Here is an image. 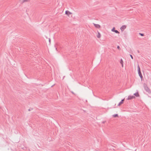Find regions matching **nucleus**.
<instances>
[{
  "instance_id": "14",
  "label": "nucleus",
  "mask_w": 151,
  "mask_h": 151,
  "mask_svg": "<svg viewBox=\"0 0 151 151\" xmlns=\"http://www.w3.org/2000/svg\"><path fill=\"white\" fill-rule=\"evenodd\" d=\"M33 108H30L29 109H28V111H31L32 110H33Z\"/></svg>"
},
{
  "instance_id": "11",
  "label": "nucleus",
  "mask_w": 151,
  "mask_h": 151,
  "mask_svg": "<svg viewBox=\"0 0 151 151\" xmlns=\"http://www.w3.org/2000/svg\"><path fill=\"white\" fill-rule=\"evenodd\" d=\"M118 114H115L113 115V116L114 117H118Z\"/></svg>"
},
{
  "instance_id": "15",
  "label": "nucleus",
  "mask_w": 151,
  "mask_h": 151,
  "mask_svg": "<svg viewBox=\"0 0 151 151\" xmlns=\"http://www.w3.org/2000/svg\"><path fill=\"white\" fill-rule=\"evenodd\" d=\"M138 74H139V76H140L142 75V73H141V72H138Z\"/></svg>"
},
{
  "instance_id": "6",
  "label": "nucleus",
  "mask_w": 151,
  "mask_h": 151,
  "mask_svg": "<svg viewBox=\"0 0 151 151\" xmlns=\"http://www.w3.org/2000/svg\"><path fill=\"white\" fill-rule=\"evenodd\" d=\"M94 24V25L95 26V27L99 29L101 27L100 26L99 24Z\"/></svg>"
},
{
  "instance_id": "5",
  "label": "nucleus",
  "mask_w": 151,
  "mask_h": 151,
  "mask_svg": "<svg viewBox=\"0 0 151 151\" xmlns=\"http://www.w3.org/2000/svg\"><path fill=\"white\" fill-rule=\"evenodd\" d=\"M126 28V25H123L120 28V29L122 30V31H123Z\"/></svg>"
},
{
  "instance_id": "8",
  "label": "nucleus",
  "mask_w": 151,
  "mask_h": 151,
  "mask_svg": "<svg viewBox=\"0 0 151 151\" xmlns=\"http://www.w3.org/2000/svg\"><path fill=\"white\" fill-rule=\"evenodd\" d=\"M124 99H122V100L119 103V104H118V106H120L122 104H123V101H124Z\"/></svg>"
},
{
  "instance_id": "2",
  "label": "nucleus",
  "mask_w": 151,
  "mask_h": 151,
  "mask_svg": "<svg viewBox=\"0 0 151 151\" xmlns=\"http://www.w3.org/2000/svg\"><path fill=\"white\" fill-rule=\"evenodd\" d=\"M65 14L68 16H69L70 15L72 14V13L68 10H67L65 12Z\"/></svg>"
},
{
  "instance_id": "17",
  "label": "nucleus",
  "mask_w": 151,
  "mask_h": 151,
  "mask_svg": "<svg viewBox=\"0 0 151 151\" xmlns=\"http://www.w3.org/2000/svg\"><path fill=\"white\" fill-rule=\"evenodd\" d=\"M130 57H131V58H132V59H133V57H132V55H130Z\"/></svg>"
},
{
  "instance_id": "18",
  "label": "nucleus",
  "mask_w": 151,
  "mask_h": 151,
  "mask_svg": "<svg viewBox=\"0 0 151 151\" xmlns=\"http://www.w3.org/2000/svg\"><path fill=\"white\" fill-rule=\"evenodd\" d=\"M140 76V77L141 78V79H142V78L143 77H142V75H141V76Z\"/></svg>"
},
{
  "instance_id": "7",
  "label": "nucleus",
  "mask_w": 151,
  "mask_h": 151,
  "mask_svg": "<svg viewBox=\"0 0 151 151\" xmlns=\"http://www.w3.org/2000/svg\"><path fill=\"white\" fill-rule=\"evenodd\" d=\"M134 95L137 97H139V93L138 91L136 93H134Z\"/></svg>"
},
{
  "instance_id": "13",
  "label": "nucleus",
  "mask_w": 151,
  "mask_h": 151,
  "mask_svg": "<svg viewBox=\"0 0 151 151\" xmlns=\"http://www.w3.org/2000/svg\"><path fill=\"white\" fill-rule=\"evenodd\" d=\"M138 73L141 72L140 68H139V65H138Z\"/></svg>"
},
{
  "instance_id": "10",
  "label": "nucleus",
  "mask_w": 151,
  "mask_h": 151,
  "mask_svg": "<svg viewBox=\"0 0 151 151\" xmlns=\"http://www.w3.org/2000/svg\"><path fill=\"white\" fill-rule=\"evenodd\" d=\"M97 37L98 38H100L101 37V35L99 32H98L97 35Z\"/></svg>"
},
{
  "instance_id": "3",
  "label": "nucleus",
  "mask_w": 151,
  "mask_h": 151,
  "mask_svg": "<svg viewBox=\"0 0 151 151\" xmlns=\"http://www.w3.org/2000/svg\"><path fill=\"white\" fill-rule=\"evenodd\" d=\"M135 96H129L127 98L128 100H131L133 99H135Z\"/></svg>"
},
{
  "instance_id": "19",
  "label": "nucleus",
  "mask_w": 151,
  "mask_h": 151,
  "mask_svg": "<svg viewBox=\"0 0 151 151\" xmlns=\"http://www.w3.org/2000/svg\"><path fill=\"white\" fill-rule=\"evenodd\" d=\"M141 36H143V35L142 34H141Z\"/></svg>"
},
{
  "instance_id": "1",
  "label": "nucleus",
  "mask_w": 151,
  "mask_h": 151,
  "mask_svg": "<svg viewBox=\"0 0 151 151\" xmlns=\"http://www.w3.org/2000/svg\"><path fill=\"white\" fill-rule=\"evenodd\" d=\"M144 88L145 90L149 93H151V91L149 89V88L145 84H144Z\"/></svg>"
},
{
  "instance_id": "12",
  "label": "nucleus",
  "mask_w": 151,
  "mask_h": 151,
  "mask_svg": "<svg viewBox=\"0 0 151 151\" xmlns=\"http://www.w3.org/2000/svg\"><path fill=\"white\" fill-rule=\"evenodd\" d=\"M120 63H121V64L122 65V67H123V61L122 60H121L120 61Z\"/></svg>"
},
{
  "instance_id": "4",
  "label": "nucleus",
  "mask_w": 151,
  "mask_h": 151,
  "mask_svg": "<svg viewBox=\"0 0 151 151\" xmlns=\"http://www.w3.org/2000/svg\"><path fill=\"white\" fill-rule=\"evenodd\" d=\"M111 31L113 32H114L116 33L119 34V32L117 30H115V28L114 27L111 29Z\"/></svg>"
},
{
  "instance_id": "9",
  "label": "nucleus",
  "mask_w": 151,
  "mask_h": 151,
  "mask_svg": "<svg viewBox=\"0 0 151 151\" xmlns=\"http://www.w3.org/2000/svg\"><path fill=\"white\" fill-rule=\"evenodd\" d=\"M30 1V0H22L21 2L22 3H23L24 2H27Z\"/></svg>"
},
{
  "instance_id": "16",
  "label": "nucleus",
  "mask_w": 151,
  "mask_h": 151,
  "mask_svg": "<svg viewBox=\"0 0 151 151\" xmlns=\"http://www.w3.org/2000/svg\"><path fill=\"white\" fill-rule=\"evenodd\" d=\"M117 48L118 49H119V50H120V47H119V46H117Z\"/></svg>"
}]
</instances>
